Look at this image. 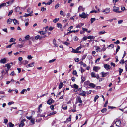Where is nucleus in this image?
I'll return each instance as SVG.
<instances>
[{
    "label": "nucleus",
    "instance_id": "nucleus-1",
    "mask_svg": "<svg viewBox=\"0 0 127 127\" xmlns=\"http://www.w3.org/2000/svg\"><path fill=\"white\" fill-rule=\"evenodd\" d=\"M113 11L116 13H121L122 12V11H120V9L119 7H116L114 6L113 8Z\"/></svg>",
    "mask_w": 127,
    "mask_h": 127
},
{
    "label": "nucleus",
    "instance_id": "nucleus-2",
    "mask_svg": "<svg viewBox=\"0 0 127 127\" xmlns=\"http://www.w3.org/2000/svg\"><path fill=\"white\" fill-rule=\"evenodd\" d=\"M12 63L11 62L5 64V67H7L8 69L7 70H9V69H10L11 66L12 65Z\"/></svg>",
    "mask_w": 127,
    "mask_h": 127
},
{
    "label": "nucleus",
    "instance_id": "nucleus-3",
    "mask_svg": "<svg viewBox=\"0 0 127 127\" xmlns=\"http://www.w3.org/2000/svg\"><path fill=\"white\" fill-rule=\"evenodd\" d=\"M91 75L92 77H93L96 78L98 79L99 78V76L97 74L96 75L95 73L94 72H92L91 73Z\"/></svg>",
    "mask_w": 127,
    "mask_h": 127
},
{
    "label": "nucleus",
    "instance_id": "nucleus-4",
    "mask_svg": "<svg viewBox=\"0 0 127 127\" xmlns=\"http://www.w3.org/2000/svg\"><path fill=\"white\" fill-rule=\"evenodd\" d=\"M110 9L109 8H107L103 10L102 12H105V13H108L110 12Z\"/></svg>",
    "mask_w": 127,
    "mask_h": 127
},
{
    "label": "nucleus",
    "instance_id": "nucleus-5",
    "mask_svg": "<svg viewBox=\"0 0 127 127\" xmlns=\"http://www.w3.org/2000/svg\"><path fill=\"white\" fill-rule=\"evenodd\" d=\"M95 37L93 36H88V39H90V40H88V41L91 42L92 40L94 39Z\"/></svg>",
    "mask_w": 127,
    "mask_h": 127
},
{
    "label": "nucleus",
    "instance_id": "nucleus-6",
    "mask_svg": "<svg viewBox=\"0 0 127 127\" xmlns=\"http://www.w3.org/2000/svg\"><path fill=\"white\" fill-rule=\"evenodd\" d=\"M84 9H85V8H83L81 6H79L78 8V12H79L81 11H84Z\"/></svg>",
    "mask_w": 127,
    "mask_h": 127
},
{
    "label": "nucleus",
    "instance_id": "nucleus-7",
    "mask_svg": "<svg viewBox=\"0 0 127 127\" xmlns=\"http://www.w3.org/2000/svg\"><path fill=\"white\" fill-rule=\"evenodd\" d=\"M104 68L106 70L109 69L111 68L110 66L107 64H105L104 65Z\"/></svg>",
    "mask_w": 127,
    "mask_h": 127
},
{
    "label": "nucleus",
    "instance_id": "nucleus-8",
    "mask_svg": "<svg viewBox=\"0 0 127 127\" xmlns=\"http://www.w3.org/2000/svg\"><path fill=\"white\" fill-rule=\"evenodd\" d=\"M79 16L81 18H85L86 17L87 15L84 12H83L81 14L79 15Z\"/></svg>",
    "mask_w": 127,
    "mask_h": 127
},
{
    "label": "nucleus",
    "instance_id": "nucleus-9",
    "mask_svg": "<svg viewBox=\"0 0 127 127\" xmlns=\"http://www.w3.org/2000/svg\"><path fill=\"white\" fill-rule=\"evenodd\" d=\"M116 125L117 126H120L121 124V121L120 120L117 121L115 122Z\"/></svg>",
    "mask_w": 127,
    "mask_h": 127
},
{
    "label": "nucleus",
    "instance_id": "nucleus-10",
    "mask_svg": "<svg viewBox=\"0 0 127 127\" xmlns=\"http://www.w3.org/2000/svg\"><path fill=\"white\" fill-rule=\"evenodd\" d=\"M34 63L32 62L26 66V67L28 68L29 67H32L34 66Z\"/></svg>",
    "mask_w": 127,
    "mask_h": 127
},
{
    "label": "nucleus",
    "instance_id": "nucleus-11",
    "mask_svg": "<svg viewBox=\"0 0 127 127\" xmlns=\"http://www.w3.org/2000/svg\"><path fill=\"white\" fill-rule=\"evenodd\" d=\"M76 100L77 102H79L80 103H81L82 102L80 96H78L76 98Z\"/></svg>",
    "mask_w": 127,
    "mask_h": 127
},
{
    "label": "nucleus",
    "instance_id": "nucleus-12",
    "mask_svg": "<svg viewBox=\"0 0 127 127\" xmlns=\"http://www.w3.org/2000/svg\"><path fill=\"white\" fill-rule=\"evenodd\" d=\"M6 59L5 58L1 59L0 61L1 63L3 64L5 63L6 62Z\"/></svg>",
    "mask_w": 127,
    "mask_h": 127
},
{
    "label": "nucleus",
    "instance_id": "nucleus-13",
    "mask_svg": "<svg viewBox=\"0 0 127 127\" xmlns=\"http://www.w3.org/2000/svg\"><path fill=\"white\" fill-rule=\"evenodd\" d=\"M101 74L102 75V77H104L107 76L108 73L107 72H102Z\"/></svg>",
    "mask_w": 127,
    "mask_h": 127
},
{
    "label": "nucleus",
    "instance_id": "nucleus-14",
    "mask_svg": "<svg viewBox=\"0 0 127 127\" xmlns=\"http://www.w3.org/2000/svg\"><path fill=\"white\" fill-rule=\"evenodd\" d=\"M79 31V30H74V31H70L68 32H67V34L68 35L69 33H70L73 32H74V33L75 32H78Z\"/></svg>",
    "mask_w": 127,
    "mask_h": 127
},
{
    "label": "nucleus",
    "instance_id": "nucleus-15",
    "mask_svg": "<svg viewBox=\"0 0 127 127\" xmlns=\"http://www.w3.org/2000/svg\"><path fill=\"white\" fill-rule=\"evenodd\" d=\"M52 101H54L52 99H49L47 101V103L49 105H51L52 103Z\"/></svg>",
    "mask_w": 127,
    "mask_h": 127
},
{
    "label": "nucleus",
    "instance_id": "nucleus-16",
    "mask_svg": "<svg viewBox=\"0 0 127 127\" xmlns=\"http://www.w3.org/2000/svg\"><path fill=\"white\" fill-rule=\"evenodd\" d=\"M86 92L85 91H83L82 92L79 94V95L84 96H85Z\"/></svg>",
    "mask_w": 127,
    "mask_h": 127
},
{
    "label": "nucleus",
    "instance_id": "nucleus-17",
    "mask_svg": "<svg viewBox=\"0 0 127 127\" xmlns=\"http://www.w3.org/2000/svg\"><path fill=\"white\" fill-rule=\"evenodd\" d=\"M106 33V32L104 30H103L102 31L99 32L98 33V34L99 35H101L102 34H103Z\"/></svg>",
    "mask_w": 127,
    "mask_h": 127
},
{
    "label": "nucleus",
    "instance_id": "nucleus-18",
    "mask_svg": "<svg viewBox=\"0 0 127 127\" xmlns=\"http://www.w3.org/2000/svg\"><path fill=\"white\" fill-rule=\"evenodd\" d=\"M100 69V68L98 67H94L93 70L94 71H97Z\"/></svg>",
    "mask_w": 127,
    "mask_h": 127
},
{
    "label": "nucleus",
    "instance_id": "nucleus-19",
    "mask_svg": "<svg viewBox=\"0 0 127 127\" xmlns=\"http://www.w3.org/2000/svg\"><path fill=\"white\" fill-rule=\"evenodd\" d=\"M12 21L15 25H17L19 24L18 21L15 19H13Z\"/></svg>",
    "mask_w": 127,
    "mask_h": 127
},
{
    "label": "nucleus",
    "instance_id": "nucleus-20",
    "mask_svg": "<svg viewBox=\"0 0 127 127\" xmlns=\"http://www.w3.org/2000/svg\"><path fill=\"white\" fill-rule=\"evenodd\" d=\"M89 86L91 87L94 88L95 87V85L92 83H90L89 84Z\"/></svg>",
    "mask_w": 127,
    "mask_h": 127
},
{
    "label": "nucleus",
    "instance_id": "nucleus-21",
    "mask_svg": "<svg viewBox=\"0 0 127 127\" xmlns=\"http://www.w3.org/2000/svg\"><path fill=\"white\" fill-rule=\"evenodd\" d=\"M72 52L73 53H78V52H80V51H78L77 50V49L75 50L73 48H72Z\"/></svg>",
    "mask_w": 127,
    "mask_h": 127
},
{
    "label": "nucleus",
    "instance_id": "nucleus-22",
    "mask_svg": "<svg viewBox=\"0 0 127 127\" xmlns=\"http://www.w3.org/2000/svg\"><path fill=\"white\" fill-rule=\"evenodd\" d=\"M13 20L12 19L9 18L7 20V23L8 24H10L12 22V21Z\"/></svg>",
    "mask_w": 127,
    "mask_h": 127
},
{
    "label": "nucleus",
    "instance_id": "nucleus-23",
    "mask_svg": "<svg viewBox=\"0 0 127 127\" xmlns=\"http://www.w3.org/2000/svg\"><path fill=\"white\" fill-rule=\"evenodd\" d=\"M57 27L59 28H61L62 27V25L61 24L58 23L57 24Z\"/></svg>",
    "mask_w": 127,
    "mask_h": 127
},
{
    "label": "nucleus",
    "instance_id": "nucleus-24",
    "mask_svg": "<svg viewBox=\"0 0 127 127\" xmlns=\"http://www.w3.org/2000/svg\"><path fill=\"white\" fill-rule=\"evenodd\" d=\"M24 125V123L22 121H21V123L19 125V127H22Z\"/></svg>",
    "mask_w": 127,
    "mask_h": 127
},
{
    "label": "nucleus",
    "instance_id": "nucleus-25",
    "mask_svg": "<svg viewBox=\"0 0 127 127\" xmlns=\"http://www.w3.org/2000/svg\"><path fill=\"white\" fill-rule=\"evenodd\" d=\"M63 85V83H60L59 85V89L61 88Z\"/></svg>",
    "mask_w": 127,
    "mask_h": 127
},
{
    "label": "nucleus",
    "instance_id": "nucleus-26",
    "mask_svg": "<svg viewBox=\"0 0 127 127\" xmlns=\"http://www.w3.org/2000/svg\"><path fill=\"white\" fill-rule=\"evenodd\" d=\"M71 116H70L68 118H67L65 122L66 123H67L68 122L70 121L71 120Z\"/></svg>",
    "mask_w": 127,
    "mask_h": 127
},
{
    "label": "nucleus",
    "instance_id": "nucleus-27",
    "mask_svg": "<svg viewBox=\"0 0 127 127\" xmlns=\"http://www.w3.org/2000/svg\"><path fill=\"white\" fill-rule=\"evenodd\" d=\"M56 113V111H53L52 112L50 113L48 115L50 116L52 115L55 114Z\"/></svg>",
    "mask_w": 127,
    "mask_h": 127
},
{
    "label": "nucleus",
    "instance_id": "nucleus-28",
    "mask_svg": "<svg viewBox=\"0 0 127 127\" xmlns=\"http://www.w3.org/2000/svg\"><path fill=\"white\" fill-rule=\"evenodd\" d=\"M53 44H54V45H55V46L57 47L58 46V45L56 43V40L55 39H54L53 40Z\"/></svg>",
    "mask_w": 127,
    "mask_h": 127
},
{
    "label": "nucleus",
    "instance_id": "nucleus-29",
    "mask_svg": "<svg viewBox=\"0 0 127 127\" xmlns=\"http://www.w3.org/2000/svg\"><path fill=\"white\" fill-rule=\"evenodd\" d=\"M59 19L58 18H56L53 20V22L54 23H56L58 21Z\"/></svg>",
    "mask_w": 127,
    "mask_h": 127
},
{
    "label": "nucleus",
    "instance_id": "nucleus-30",
    "mask_svg": "<svg viewBox=\"0 0 127 127\" xmlns=\"http://www.w3.org/2000/svg\"><path fill=\"white\" fill-rule=\"evenodd\" d=\"M28 61L26 60H24L23 61V64L24 65H25L26 64H27L28 63Z\"/></svg>",
    "mask_w": 127,
    "mask_h": 127
},
{
    "label": "nucleus",
    "instance_id": "nucleus-31",
    "mask_svg": "<svg viewBox=\"0 0 127 127\" xmlns=\"http://www.w3.org/2000/svg\"><path fill=\"white\" fill-rule=\"evenodd\" d=\"M35 119L34 118H32L31 120V122L33 124H35Z\"/></svg>",
    "mask_w": 127,
    "mask_h": 127
},
{
    "label": "nucleus",
    "instance_id": "nucleus-32",
    "mask_svg": "<svg viewBox=\"0 0 127 127\" xmlns=\"http://www.w3.org/2000/svg\"><path fill=\"white\" fill-rule=\"evenodd\" d=\"M99 96L98 95L96 96L95 97L94 99V102H96V100L98 98Z\"/></svg>",
    "mask_w": 127,
    "mask_h": 127
},
{
    "label": "nucleus",
    "instance_id": "nucleus-33",
    "mask_svg": "<svg viewBox=\"0 0 127 127\" xmlns=\"http://www.w3.org/2000/svg\"><path fill=\"white\" fill-rule=\"evenodd\" d=\"M32 16V15H30L29 13L28 14H27L26 13H25V15L24 16V17H27L28 16Z\"/></svg>",
    "mask_w": 127,
    "mask_h": 127
},
{
    "label": "nucleus",
    "instance_id": "nucleus-34",
    "mask_svg": "<svg viewBox=\"0 0 127 127\" xmlns=\"http://www.w3.org/2000/svg\"><path fill=\"white\" fill-rule=\"evenodd\" d=\"M15 41V39L13 38H11L9 42H14Z\"/></svg>",
    "mask_w": 127,
    "mask_h": 127
},
{
    "label": "nucleus",
    "instance_id": "nucleus-35",
    "mask_svg": "<svg viewBox=\"0 0 127 127\" xmlns=\"http://www.w3.org/2000/svg\"><path fill=\"white\" fill-rule=\"evenodd\" d=\"M96 20V19L95 18H92L91 19V23L92 24L94 21Z\"/></svg>",
    "mask_w": 127,
    "mask_h": 127
},
{
    "label": "nucleus",
    "instance_id": "nucleus-36",
    "mask_svg": "<svg viewBox=\"0 0 127 127\" xmlns=\"http://www.w3.org/2000/svg\"><path fill=\"white\" fill-rule=\"evenodd\" d=\"M73 87L75 89H77L78 88V86L76 84H74L73 85Z\"/></svg>",
    "mask_w": 127,
    "mask_h": 127
},
{
    "label": "nucleus",
    "instance_id": "nucleus-37",
    "mask_svg": "<svg viewBox=\"0 0 127 127\" xmlns=\"http://www.w3.org/2000/svg\"><path fill=\"white\" fill-rule=\"evenodd\" d=\"M98 12L95 10H94L91 11L90 12V13H97Z\"/></svg>",
    "mask_w": 127,
    "mask_h": 127
},
{
    "label": "nucleus",
    "instance_id": "nucleus-38",
    "mask_svg": "<svg viewBox=\"0 0 127 127\" xmlns=\"http://www.w3.org/2000/svg\"><path fill=\"white\" fill-rule=\"evenodd\" d=\"M30 36L29 35H26L25 37V38L26 40H27L29 39Z\"/></svg>",
    "mask_w": 127,
    "mask_h": 127
},
{
    "label": "nucleus",
    "instance_id": "nucleus-39",
    "mask_svg": "<svg viewBox=\"0 0 127 127\" xmlns=\"http://www.w3.org/2000/svg\"><path fill=\"white\" fill-rule=\"evenodd\" d=\"M20 10V8L19 7H17L15 8V11L17 12H19Z\"/></svg>",
    "mask_w": 127,
    "mask_h": 127
},
{
    "label": "nucleus",
    "instance_id": "nucleus-40",
    "mask_svg": "<svg viewBox=\"0 0 127 127\" xmlns=\"http://www.w3.org/2000/svg\"><path fill=\"white\" fill-rule=\"evenodd\" d=\"M14 0H11L9 1H8V2L9 3V5H11L13 3V2H14Z\"/></svg>",
    "mask_w": 127,
    "mask_h": 127
},
{
    "label": "nucleus",
    "instance_id": "nucleus-41",
    "mask_svg": "<svg viewBox=\"0 0 127 127\" xmlns=\"http://www.w3.org/2000/svg\"><path fill=\"white\" fill-rule=\"evenodd\" d=\"M39 32L41 35H44L45 34V32L43 31H39Z\"/></svg>",
    "mask_w": 127,
    "mask_h": 127
},
{
    "label": "nucleus",
    "instance_id": "nucleus-42",
    "mask_svg": "<svg viewBox=\"0 0 127 127\" xmlns=\"http://www.w3.org/2000/svg\"><path fill=\"white\" fill-rule=\"evenodd\" d=\"M81 79L82 80L81 82V83L83 82L85 80V77H83L82 76L81 77Z\"/></svg>",
    "mask_w": 127,
    "mask_h": 127
},
{
    "label": "nucleus",
    "instance_id": "nucleus-43",
    "mask_svg": "<svg viewBox=\"0 0 127 127\" xmlns=\"http://www.w3.org/2000/svg\"><path fill=\"white\" fill-rule=\"evenodd\" d=\"M53 1L52 0H50L47 3V4L48 5H50L51 4Z\"/></svg>",
    "mask_w": 127,
    "mask_h": 127
},
{
    "label": "nucleus",
    "instance_id": "nucleus-44",
    "mask_svg": "<svg viewBox=\"0 0 127 127\" xmlns=\"http://www.w3.org/2000/svg\"><path fill=\"white\" fill-rule=\"evenodd\" d=\"M84 86L86 88L87 87V81L85 82L84 83Z\"/></svg>",
    "mask_w": 127,
    "mask_h": 127
},
{
    "label": "nucleus",
    "instance_id": "nucleus-45",
    "mask_svg": "<svg viewBox=\"0 0 127 127\" xmlns=\"http://www.w3.org/2000/svg\"><path fill=\"white\" fill-rule=\"evenodd\" d=\"M107 109L105 108H104L101 110V112L102 113L105 112H106Z\"/></svg>",
    "mask_w": 127,
    "mask_h": 127
},
{
    "label": "nucleus",
    "instance_id": "nucleus-46",
    "mask_svg": "<svg viewBox=\"0 0 127 127\" xmlns=\"http://www.w3.org/2000/svg\"><path fill=\"white\" fill-rule=\"evenodd\" d=\"M62 108L64 110H66L67 109V106H64L63 105L62 106Z\"/></svg>",
    "mask_w": 127,
    "mask_h": 127
},
{
    "label": "nucleus",
    "instance_id": "nucleus-47",
    "mask_svg": "<svg viewBox=\"0 0 127 127\" xmlns=\"http://www.w3.org/2000/svg\"><path fill=\"white\" fill-rule=\"evenodd\" d=\"M123 21V20H120L118 21V24H121Z\"/></svg>",
    "mask_w": 127,
    "mask_h": 127
},
{
    "label": "nucleus",
    "instance_id": "nucleus-48",
    "mask_svg": "<svg viewBox=\"0 0 127 127\" xmlns=\"http://www.w3.org/2000/svg\"><path fill=\"white\" fill-rule=\"evenodd\" d=\"M60 14L61 15H62L63 16H64L65 15L64 14V13L63 11H60Z\"/></svg>",
    "mask_w": 127,
    "mask_h": 127
},
{
    "label": "nucleus",
    "instance_id": "nucleus-49",
    "mask_svg": "<svg viewBox=\"0 0 127 127\" xmlns=\"http://www.w3.org/2000/svg\"><path fill=\"white\" fill-rule=\"evenodd\" d=\"M121 9L122 11H124L125 10V7L123 6H121Z\"/></svg>",
    "mask_w": 127,
    "mask_h": 127
},
{
    "label": "nucleus",
    "instance_id": "nucleus-50",
    "mask_svg": "<svg viewBox=\"0 0 127 127\" xmlns=\"http://www.w3.org/2000/svg\"><path fill=\"white\" fill-rule=\"evenodd\" d=\"M14 126V125L11 122L9 123V126L10 127H12Z\"/></svg>",
    "mask_w": 127,
    "mask_h": 127
},
{
    "label": "nucleus",
    "instance_id": "nucleus-51",
    "mask_svg": "<svg viewBox=\"0 0 127 127\" xmlns=\"http://www.w3.org/2000/svg\"><path fill=\"white\" fill-rule=\"evenodd\" d=\"M120 63L121 64H123L124 63V59H122L120 61Z\"/></svg>",
    "mask_w": 127,
    "mask_h": 127
},
{
    "label": "nucleus",
    "instance_id": "nucleus-52",
    "mask_svg": "<svg viewBox=\"0 0 127 127\" xmlns=\"http://www.w3.org/2000/svg\"><path fill=\"white\" fill-rule=\"evenodd\" d=\"M26 90L25 89H23V90H22V91L20 93L21 94H24V92L26 91Z\"/></svg>",
    "mask_w": 127,
    "mask_h": 127
},
{
    "label": "nucleus",
    "instance_id": "nucleus-53",
    "mask_svg": "<svg viewBox=\"0 0 127 127\" xmlns=\"http://www.w3.org/2000/svg\"><path fill=\"white\" fill-rule=\"evenodd\" d=\"M100 49V48L99 47H97V48L96 49V51L97 52H98L99 50Z\"/></svg>",
    "mask_w": 127,
    "mask_h": 127
},
{
    "label": "nucleus",
    "instance_id": "nucleus-54",
    "mask_svg": "<svg viewBox=\"0 0 127 127\" xmlns=\"http://www.w3.org/2000/svg\"><path fill=\"white\" fill-rule=\"evenodd\" d=\"M8 122V120L6 119H5L4 120V123L5 124H6Z\"/></svg>",
    "mask_w": 127,
    "mask_h": 127
},
{
    "label": "nucleus",
    "instance_id": "nucleus-55",
    "mask_svg": "<svg viewBox=\"0 0 127 127\" xmlns=\"http://www.w3.org/2000/svg\"><path fill=\"white\" fill-rule=\"evenodd\" d=\"M41 120V118H40V119H37L36 120V122H39Z\"/></svg>",
    "mask_w": 127,
    "mask_h": 127
},
{
    "label": "nucleus",
    "instance_id": "nucleus-56",
    "mask_svg": "<svg viewBox=\"0 0 127 127\" xmlns=\"http://www.w3.org/2000/svg\"><path fill=\"white\" fill-rule=\"evenodd\" d=\"M26 118L27 119H29V120H30L31 119H32V116H31L30 117H28V116H26Z\"/></svg>",
    "mask_w": 127,
    "mask_h": 127
},
{
    "label": "nucleus",
    "instance_id": "nucleus-57",
    "mask_svg": "<svg viewBox=\"0 0 127 127\" xmlns=\"http://www.w3.org/2000/svg\"><path fill=\"white\" fill-rule=\"evenodd\" d=\"M56 60L55 59H52L51 60H50L49 61V63H52L54 62Z\"/></svg>",
    "mask_w": 127,
    "mask_h": 127
},
{
    "label": "nucleus",
    "instance_id": "nucleus-58",
    "mask_svg": "<svg viewBox=\"0 0 127 127\" xmlns=\"http://www.w3.org/2000/svg\"><path fill=\"white\" fill-rule=\"evenodd\" d=\"M74 40L75 41H77L78 40L77 37L76 36H75L73 38Z\"/></svg>",
    "mask_w": 127,
    "mask_h": 127
},
{
    "label": "nucleus",
    "instance_id": "nucleus-59",
    "mask_svg": "<svg viewBox=\"0 0 127 127\" xmlns=\"http://www.w3.org/2000/svg\"><path fill=\"white\" fill-rule=\"evenodd\" d=\"M59 4L58 3L55 6V9H57L59 7Z\"/></svg>",
    "mask_w": 127,
    "mask_h": 127
},
{
    "label": "nucleus",
    "instance_id": "nucleus-60",
    "mask_svg": "<svg viewBox=\"0 0 127 127\" xmlns=\"http://www.w3.org/2000/svg\"><path fill=\"white\" fill-rule=\"evenodd\" d=\"M14 103V102L13 101H11L9 102L8 103V104L9 105H10Z\"/></svg>",
    "mask_w": 127,
    "mask_h": 127
},
{
    "label": "nucleus",
    "instance_id": "nucleus-61",
    "mask_svg": "<svg viewBox=\"0 0 127 127\" xmlns=\"http://www.w3.org/2000/svg\"><path fill=\"white\" fill-rule=\"evenodd\" d=\"M82 29L84 32L85 31H86V32H87V29L85 28H82Z\"/></svg>",
    "mask_w": 127,
    "mask_h": 127
},
{
    "label": "nucleus",
    "instance_id": "nucleus-62",
    "mask_svg": "<svg viewBox=\"0 0 127 127\" xmlns=\"http://www.w3.org/2000/svg\"><path fill=\"white\" fill-rule=\"evenodd\" d=\"M5 6V3H3L0 5V7L1 8L3 6Z\"/></svg>",
    "mask_w": 127,
    "mask_h": 127
},
{
    "label": "nucleus",
    "instance_id": "nucleus-63",
    "mask_svg": "<svg viewBox=\"0 0 127 127\" xmlns=\"http://www.w3.org/2000/svg\"><path fill=\"white\" fill-rule=\"evenodd\" d=\"M73 26H71L70 27H69L68 29V31H70L73 28Z\"/></svg>",
    "mask_w": 127,
    "mask_h": 127
},
{
    "label": "nucleus",
    "instance_id": "nucleus-64",
    "mask_svg": "<svg viewBox=\"0 0 127 127\" xmlns=\"http://www.w3.org/2000/svg\"><path fill=\"white\" fill-rule=\"evenodd\" d=\"M32 57L31 56V55H28L27 57V58L29 59H32Z\"/></svg>",
    "mask_w": 127,
    "mask_h": 127
}]
</instances>
